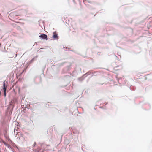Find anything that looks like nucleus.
I'll return each mask as SVG.
<instances>
[{
    "label": "nucleus",
    "instance_id": "4",
    "mask_svg": "<svg viewBox=\"0 0 152 152\" xmlns=\"http://www.w3.org/2000/svg\"><path fill=\"white\" fill-rule=\"evenodd\" d=\"M36 142H35L34 143V144H33V146H35V145H36Z\"/></svg>",
    "mask_w": 152,
    "mask_h": 152
},
{
    "label": "nucleus",
    "instance_id": "2",
    "mask_svg": "<svg viewBox=\"0 0 152 152\" xmlns=\"http://www.w3.org/2000/svg\"><path fill=\"white\" fill-rule=\"evenodd\" d=\"M3 90H4V95L5 96H6V87H5V82H4V83L3 84Z\"/></svg>",
    "mask_w": 152,
    "mask_h": 152
},
{
    "label": "nucleus",
    "instance_id": "1",
    "mask_svg": "<svg viewBox=\"0 0 152 152\" xmlns=\"http://www.w3.org/2000/svg\"><path fill=\"white\" fill-rule=\"evenodd\" d=\"M39 37L42 38L44 39H47V36L44 34H41L39 36Z\"/></svg>",
    "mask_w": 152,
    "mask_h": 152
},
{
    "label": "nucleus",
    "instance_id": "3",
    "mask_svg": "<svg viewBox=\"0 0 152 152\" xmlns=\"http://www.w3.org/2000/svg\"><path fill=\"white\" fill-rule=\"evenodd\" d=\"M53 36L52 37V38L53 39H57L58 38V36H57V34L56 33V32H54L53 33Z\"/></svg>",
    "mask_w": 152,
    "mask_h": 152
}]
</instances>
